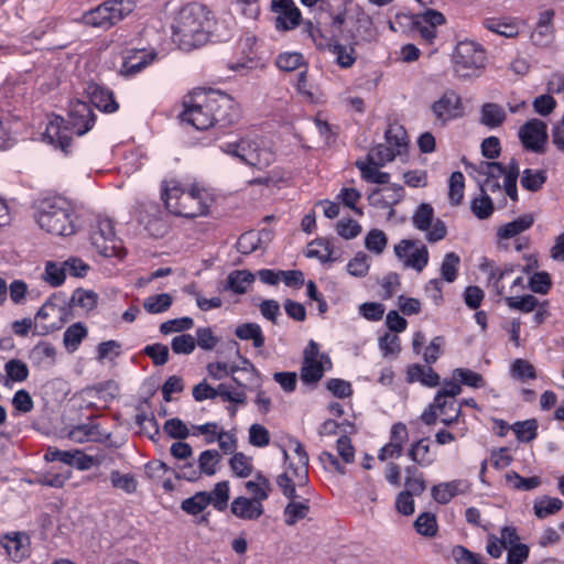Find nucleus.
Listing matches in <instances>:
<instances>
[{"label":"nucleus","mask_w":564,"mask_h":564,"mask_svg":"<svg viewBox=\"0 0 564 564\" xmlns=\"http://www.w3.org/2000/svg\"><path fill=\"white\" fill-rule=\"evenodd\" d=\"M394 254L404 269L422 272L429 264L427 247L419 240L402 239L394 246Z\"/></svg>","instance_id":"nucleus-11"},{"label":"nucleus","mask_w":564,"mask_h":564,"mask_svg":"<svg viewBox=\"0 0 564 564\" xmlns=\"http://www.w3.org/2000/svg\"><path fill=\"white\" fill-rule=\"evenodd\" d=\"M230 510L234 516L241 520H258L264 512L263 505L257 500L240 496L232 500Z\"/></svg>","instance_id":"nucleus-23"},{"label":"nucleus","mask_w":564,"mask_h":564,"mask_svg":"<svg viewBox=\"0 0 564 564\" xmlns=\"http://www.w3.org/2000/svg\"><path fill=\"white\" fill-rule=\"evenodd\" d=\"M405 490L403 491L409 492L411 496H420L423 494L426 489V484L417 468L414 466H409L405 468Z\"/></svg>","instance_id":"nucleus-43"},{"label":"nucleus","mask_w":564,"mask_h":564,"mask_svg":"<svg viewBox=\"0 0 564 564\" xmlns=\"http://www.w3.org/2000/svg\"><path fill=\"white\" fill-rule=\"evenodd\" d=\"M245 488L250 495L249 499L257 500L262 503L269 498L272 485L263 474L258 473L254 476V479L245 482Z\"/></svg>","instance_id":"nucleus-31"},{"label":"nucleus","mask_w":564,"mask_h":564,"mask_svg":"<svg viewBox=\"0 0 564 564\" xmlns=\"http://www.w3.org/2000/svg\"><path fill=\"white\" fill-rule=\"evenodd\" d=\"M554 11L552 9L544 10L540 13L536 25L531 33V41L540 47H547L554 40Z\"/></svg>","instance_id":"nucleus-21"},{"label":"nucleus","mask_w":564,"mask_h":564,"mask_svg":"<svg viewBox=\"0 0 564 564\" xmlns=\"http://www.w3.org/2000/svg\"><path fill=\"white\" fill-rule=\"evenodd\" d=\"M209 11L199 3H187L177 12L172 25L174 41L184 50L198 47L207 42Z\"/></svg>","instance_id":"nucleus-3"},{"label":"nucleus","mask_w":564,"mask_h":564,"mask_svg":"<svg viewBox=\"0 0 564 564\" xmlns=\"http://www.w3.org/2000/svg\"><path fill=\"white\" fill-rule=\"evenodd\" d=\"M467 170L477 173L484 178L479 181L482 193H495L501 188L499 180L505 177V165L499 162L479 161L478 163L465 162Z\"/></svg>","instance_id":"nucleus-15"},{"label":"nucleus","mask_w":564,"mask_h":564,"mask_svg":"<svg viewBox=\"0 0 564 564\" xmlns=\"http://www.w3.org/2000/svg\"><path fill=\"white\" fill-rule=\"evenodd\" d=\"M235 335L241 340H252L254 348H261L265 338L262 328L257 323H243L236 327Z\"/></svg>","instance_id":"nucleus-35"},{"label":"nucleus","mask_w":564,"mask_h":564,"mask_svg":"<svg viewBox=\"0 0 564 564\" xmlns=\"http://www.w3.org/2000/svg\"><path fill=\"white\" fill-rule=\"evenodd\" d=\"M534 223V218L530 214L522 215L517 219L500 226L497 230L499 240H507L530 229Z\"/></svg>","instance_id":"nucleus-27"},{"label":"nucleus","mask_w":564,"mask_h":564,"mask_svg":"<svg viewBox=\"0 0 564 564\" xmlns=\"http://www.w3.org/2000/svg\"><path fill=\"white\" fill-rule=\"evenodd\" d=\"M547 180L546 171L525 169L520 180L521 186L529 192H538Z\"/></svg>","instance_id":"nucleus-41"},{"label":"nucleus","mask_w":564,"mask_h":564,"mask_svg":"<svg viewBox=\"0 0 564 564\" xmlns=\"http://www.w3.org/2000/svg\"><path fill=\"white\" fill-rule=\"evenodd\" d=\"M306 31L308 32L312 40L319 47L327 48L336 58V63L343 68H349L356 62V54L352 46H345L338 42H332L324 40L321 31L308 22L306 24Z\"/></svg>","instance_id":"nucleus-16"},{"label":"nucleus","mask_w":564,"mask_h":564,"mask_svg":"<svg viewBox=\"0 0 564 564\" xmlns=\"http://www.w3.org/2000/svg\"><path fill=\"white\" fill-rule=\"evenodd\" d=\"M209 506L207 491L196 492L194 496L182 501L181 508L184 512L196 516Z\"/></svg>","instance_id":"nucleus-51"},{"label":"nucleus","mask_w":564,"mask_h":564,"mask_svg":"<svg viewBox=\"0 0 564 564\" xmlns=\"http://www.w3.org/2000/svg\"><path fill=\"white\" fill-rule=\"evenodd\" d=\"M466 485L463 480H452L432 487L433 499L441 503H448L456 495L465 492Z\"/></svg>","instance_id":"nucleus-28"},{"label":"nucleus","mask_w":564,"mask_h":564,"mask_svg":"<svg viewBox=\"0 0 564 564\" xmlns=\"http://www.w3.org/2000/svg\"><path fill=\"white\" fill-rule=\"evenodd\" d=\"M207 498L209 500V505H212L216 510H226L229 500V482H217L214 489L210 492H207Z\"/></svg>","instance_id":"nucleus-45"},{"label":"nucleus","mask_w":564,"mask_h":564,"mask_svg":"<svg viewBox=\"0 0 564 564\" xmlns=\"http://www.w3.org/2000/svg\"><path fill=\"white\" fill-rule=\"evenodd\" d=\"M161 197L171 214L186 218L207 215L212 202L205 189L196 185L185 189L174 178L162 181Z\"/></svg>","instance_id":"nucleus-2"},{"label":"nucleus","mask_w":564,"mask_h":564,"mask_svg":"<svg viewBox=\"0 0 564 564\" xmlns=\"http://www.w3.org/2000/svg\"><path fill=\"white\" fill-rule=\"evenodd\" d=\"M220 150L258 170L270 166L275 160L274 153L257 138L243 137L237 141L225 142L220 145Z\"/></svg>","instance_id":"nucleus-5"},{"label":"nucleus","mask_w":564,"mask_h":564,"mask_svg":"<svg viewBox=\"0 0 564 564\" xmlns=\"http://www.w3.org/2000/svg\"><path fill=\"white\" fill-rule=\"evenodd\" d=\"M507 118V113L502 106L495 102H487L480 109V122L490 128L500 127Z\"/></svg>","instance_id":"nucleus-33"},{"label":"nucleus","mask_w":564,"mask_h":564,"mask_svg":"<svg viewBox=\"0 0 564 564\" xmlns=\"http://www.w3.org/2000/svg\"><path fill=\"white\" fill-rule=\"evenodd\" d=\"M2 545L8 555L15 562L29 554V536L24 533L12 532L3 536Z\"/></svg>","instance_id":"nucleus-25"},{"label":"nucleus","mask_w":564,"mask_h":564,"mask_svg":"<svg viewBox=\"0 0 564 564\" xmlns=\"http://www.w3.org/2000/svg\"><path fill=\"white\" fill-rule=\"evenodd\" d=\"M332 368V360L319 351L317 343L310 340L303 351L300 378L304 384H316L326 370Z\"/></svg>","instance_id":"nucleus-10"},{"label":"nucleus","mask_w":564,"mask_h":564,"mask_svg":"<svg viewBox=\"0 0 564 564\" xmlns=\"http://www.w3.org/2000/svg\"><path fill=\"white\" fill-rule=\"evenodd\" d=\"M112 488L119 489L127 495H132L138 489V480L132 474H121L115 469L109 476Z\"/></svg>","instance_id":"nucleus-42"},{"label":"nucleus","mask_w":564,"mask_h":564,"mask_svg":"<svg viewBox=\"0 0 564 564\" xmlns=\"http://www.w3.org/2000/svg\"><path fill=\"white\" fill-rule=\"evenodd\" d=\"M172 304L173 297L167 293L151 295L143 301V307L150 314L164 313Z\"/></svg>","instance_id":"nucleus-47"},{"label":"nucleus","mask_w":564,"mask_h":564,"mask_svg":"<svg viewBox=\"0 0 564 564\" xmlns=\"http://www.w3.org/2000/svg\"><path fill=\"white\" fill-rule=\"evenodd\" d=\"M524 149L534 153H544L547 142V126L539 119L527 121L518 132Z\"/></svg>","instance_id":"nucleus-14"},{"label":"nucleus","mask_w":564,"mask_h":564,"mask_svg":"<svg viewBox=\"0 0 564 564\" xmlns=\"http://www.w3.org/2000/svg\"><path fill=\"white\" fill-rule=\"evenodd\" d=\"M254 281V274L248 270H234L226 280L224 289L236 294H245Z\"/></svg>","instance_id":"nucleus-29"},{"label":"nucleus","mask_w":564,"mask_h":564,"mask_svg":"<svg viewBox=\"0 0 564 564\" xmlns=\"http://www.w3.org/2000/svg\"><path fill=\"white\" fill-rule=\"evenodd\" d=\"M387 245V235L380 229H371L365 237L366 249L375 254H381Z\"/></svg>","instance_id":"nucleus-55"},{"label":"nucleus","mask_w":564,"mask_h":564,"mask_svg":"<svg viewBox=\"0 0 564 564\" xmlns=\"http://www.w3.org/2000/svg\"><path fill=\"white\" fill-rule=\"evenodd\" d=\"M510 372L513 378L520 381H527L536 378L533 365L524 359H516L511 365Z\"/></svg>","instance_id":"nucleus-62"},{"label":"nucleus","mask_w":564,"mask_h":564,"mask_svg":"<svg viewBox=\"0 0 564 564\" xmlns=\"http://www.w3.org/2000/svg\"><path fill=\"white\" fill-rule=\"evenodd\" d=\"M306 257L316 258L323 263L336 260V258H333V249L329 241L325 239H316L308 243Z\"/></svg>","instance_id":"nucleus-44"},{"label":"nucleus","mask_w":564,"mask_h":564,"mask_svg":"<svg viewBox=\"0 0 564 564\" xmlns=\"http://www.w3.org/2000/svg\"><path fill=\"white\" fill-rule=\"evenodd\" d=\"M563 508V501L558 498L544 496L535 499L533 505L534 514L539 519H544L549 516L555 514Z\"/></svg>","instance_id":"nucleus-40"},{"label":"nucleus","mask_w":564,"mask_h":564,"mask_svg":"<svg viewBox=\"0 0 564 564\" xmlns=\"http://www.w3.org/2000/svg\"><path fill=\"white\" fill-rule=\"evenodd\" d=\"M507 482L517 490H532L540 486L541 479L538 476L533 477H521L516 471H510L506 474Z\"/></svg>","instance_id":"nucleus-57"},{"label":"nucleus","mask_w":564,"mask_h":564,"mask_svg":"<svg viewBox=\"0 0 564 564\" xmlns=\"http://www.w3.org/2000/svg\"><path fill=\"white\" fill-rule=\"evenodd\" d=\"M519 442L528 443L536 437L538 422L532 420L516 422L511 426Z\"/></svg>","instance_id":"nucleus-54"},{"label":"nucleus","mask_w":564,"mask_h":564,"mask_svg":"<svg viewBox=\"0 0 564 564\" xmlns=\"http://www.w3.org/2000/svg\"><path fill=\"white\" fill-rule=\"evenodd\" d=\"M194 326V319L188 316L169 319L160 325V332L163 335L172 333H181L192 329Z\"/></svg>","instance_id":"nucleus-63"},{"label":"nucleus","mask_w":564,"mask_h":564,"mask_svg":"<svg viewBox=\"0 0 564 564\" xmlns=\"http://www.w3.org/2000/svg\"><path fill=\"white\" fill-rule=\"evenodd\" d=\"M242 362L245 365V367H242V368H239L238 366H235V365H229L227 362H220V361L210 362L207 365V372L210 378H213L215 380H220L229 375H234L238 370L250 371V372L256 371L254 367L248 359H243Z\"/></svg>","instance_id":"nucleus-34"},{"label":"nucleus","mask_w":564,"mask_h":564,"mask_svg":"<svg viewBox=\"0 0 564 564\" xmlns=\"http://www.w3.org/2000/svg\"><path fill=\"white\" fill-rule=\"evenodd\" d=\"M132 10L133 6L131 2L108 0L84 13L83 21L85 24L94 28L109 29L132 12Z\"/></svg>","instance_id":"nucleus-9"},{"label":"nucleus","mask_w":564,"mask_h":564,"mask_svg":"<svg viewBox=\"0 0 564 564\" xmlns=\"http://www.w3.org/2000/svg\"><path fill=\"white\" fill-rule=\"evenodd\" d=\"M462 392L460 384L455 381H445L442 389L435 395L436 406H448L454 414L448 417L441 419V422L447 426L457 422L460 415V409L456 404L455 397Z\"/></svg>","instance_id":"nucleus-20"},{"label":"nucleus","mask_w":564,"mask_h":564,"mask_svg":"<svg viewBox=\"0 0 564 564\" xmlns=\"http://www.w3.org/2000/svg\"><path fill=\"white\" fill-rule=\"evenodd\" d=\"M465 178L462 172H454L449 177L448 198L452 205L457 206L464 198Z\"/></svg>","instance_id":"nucleus-53"},{"label":"nucleus","mask_w":564,"mask_h":564,"mask_svg":"<svg viewBox=\"0 0 564 564\" xmlns=\"http://www.w3.org/2000/svg\"><path fill=\"white\" fill-rule=\"evenodd\" d=\"M470 209L478 219H487L494 213V204L491 198L484 193L470 202Z\"/></svg>","instance_id":"nucleus-60"},{"label":"nucleus","mask_w":564,"mask_h":564,"mask_svg":"<svg viewBox=\"0 0 564 564\" xmlns=\"http://www.w3.org/2000/svg\"><path fill=\"white\" fill-rule=\"evenodd\" d=\"M481 24L486 30L506 39L517 37L522 26L514 18H485Z\"/></svg>","instance_id":"nucleus-22"},{"label":"nucleus","mask_w":564,"mask_h":564,"mask_svg":"<svg viewBox=\"0 0 564 564\" xmlns=\"http://www.w3.org/2000/svg\"><path fill=\"white\" fill-rule=\"evenodd\" d=\"M89 240L97 252L104 257L122 258V241L117 237L113 224L109 218H97L90 227Z\"/></svg>","instance_id":"nucleus-7"},{"label":"nucleus","mask_w":564,"mask_h":564,"mask_svg":"<svg viewBox=\"0 0 564 564\" xmlns=\"http://www.w3.org/2000/svg\"><path fill=\"white\" fill-rule=\"evenodd\" d=\"M431 111L435 120L443 126L463 115L464 108L462 98L456 91L446 90L431 105Z\"/></svg>","instance_id":"nucleus-17"},{"label":"nucleus","mask_w":564,"mask_h":564,"mask_svg":"<svg viewBox=\"0 0 564 564\" xmlns=\"http://www.w3.org/2000/svg\"><path fill=\"white\" fill-rule=\"evenodd\" d=\"M397 155L398 154L393 151L392 147H388L387 144H378L369 151L366 161L377 164V166H384Z\"/></svg>","instance_id":"nucleus-52"},{"label":"nucleus","mask_w":564,"mask_h":564,"mask_svg":"<svg viewBox=\"0 0 564 564\" xmlns=\"http://www.w3.org/2000/svg\"><path fill=\"white\" fill-rule=\"evenodd\" d=\"M453 378L459 383L473 388H481L485 386V380L481 375L466 368H456L453 371Z\"/></svg>","instance_id":"nucleus-56"},{"label":"nucleus","mask_w":564,"mask_h":564,"mask_svg":"<svg viewBox=\"0 0 564 564\" xmlns=\"http://www.w3.org/2000/svg\"><path fill=\"white\" fill-rule=\"evenodd\" d=\"M416 532L424 536H434L437 532V523L434 514L424 512L414 521Z\"/></svg>","instance_id":"nucleus-59"},{"label":"nucleus","mask_w":564,"mask_h":564,"mask_svg":"<svg viewBox=\"0 0 564 564\" xmlns=\"http://www.w3.org/2000/svg\"><path fill=\"white\" fill-rule=\"evenodd\" d=\"M406 380L409 382H421L430 388L440 384V376L430 366H410L406 371Z\"/></svg>","instance_id":"nucleus-30"},{"label":"nucleus","mask_w":564,"mask_h":564,"mask_svg":"<svg viewBox=\"0 0 564 564\" xmlns=\"http://www.w3.org/2000/svg\"><path fill=\"white\" fill-rule=\"evenodd\" d=\"M221 459L220 454L216 449H206L198 457L199 474L213 476L217 473L218 464Z\"/></svg>","instance_id":"nucleus-46"},{"label":"nucleus","mask_w":564,"mask_h":564,"mask_svg":"<svg viewBox=\"0 0 564 564\" xmlns=\"http://www.w3.org/2000/svg\"><path fill=\"white\" fill-rule=\"evenodd\" d=\"M408 456L422 467H427L435 462L434 455L431 454L427 438H421L412 444Z\"/></svg>","instance_id":"nucleus-36"},{"label":"nucleus","mask_w":564,"mask_h":564,"mask_svg":"<svg viewBox=\"0 0 564 564\" xmlns=\"http://www.w3.org/2000/svg\"><path fill=\"white\" fill-rule=\"evenodd\" d=\"M87 328L82 323H75L66 328L63 335V343L69 352L78 349L83 339L87 336Z\"/></svg>","instance_id":"nucleus-38"},{"label":"nucleus","mask_w":564,"mask_h":564,"mask_svg":"<svg viewBox=\"0 0 564 564\" xmlns=\"http://www.w3.org/2000/svg\"><path fill=\"white\" fill-rule=\"evenodd\" d=\"M95 124V113L90 106L83 101H76L72 105L67 124L59 116H53L43 134L44 140L59 149L64 154L69 153L72 134L83 135Z\"/></svg>","instance_id":"nucleus-1"},{"label":"nucleus","mask_w":564,"mask_h":564,"mask_svg":"<svg viewBox=\"0 0 564 564\" xmlns=\"http://www.w3.org/2000/svg\"><path fill=\"white\" fill-rule=\"evenodd\" d=\"M55 347L47 341H40L30 351V359L36 365H42L44 362L52 364L55 359Z\"/></svg>","instance_id":"nucleus-50"},{"label":"nucleus","mask_w":564,"mask_h":564,"mask_svg":"<svg viewBox=\"0 0 564 564\" xmlns=\"http://www.w3.org/2000/svg\"><path fill=\"white\" fill-rule=\"evenodd\" d=\"M460 258L455 252H447L441 264V276L448 283H453L458 275Z\"/></svg>","instance_id":"nucleus-49"},{"label":"nucleus","mask_w":564,"mask_h":564,"mask_svg":"<svg viewBox=\"0 0 564 564\" xmlns=\"http://www.w3.org/2000/svg\"><path fill=\"white\" fill-rule=\"evenodd\" d=\"M271 10L276 13V30L290 31L300 25L302 14L293 0H272Z\"/></svg>","instance_id":"nucleus-19"},{"label":"nucleus","mask_w":564,"mask_h":564,"mask_svg":"<svg viewBox=\"0 0 564 564\" xmlns=\"http://www.w3.org/2000/svg\"><path fill=\"white\" fill-rule=\"evenodd\" d=\"M208 107L215 118L214 127L225 128L236 123L240 118L238 104L225 93L209 90Z\"/></svg>","instance_id":"nucleus-13"},{"label":"nucleus","mask_w":564,"mask_h":564,"mask_svg":"<svg viewBox=\"0 0 564 564\" xmlns=\"http://www.w3.org/2000/svg\"><path fill=\"white\" fill-rule=\"evenodd\" d=\"M87 93L91 104L101 111L111 113L118 110L119 105L115 100L112 91L108 88L91 84L88 86Z\"/></svg>","instance_id":"nucleus-24"},{"label":"nucleus","mask_w":564,"mask_h":564,"mask_svg":"<svg viewBox=\"0 0 564 564\" xmlns=\"http://www.w3.org/2000/svg\"><path fill=\"white\" fill-rule=\"evenodd\" d=\"M304 63V57L301 53L297 52H286L282 53L276 58V66L281 70L292 72L302 66Z\"/></svg>","instance_id":"nucleus-64"},{"label":"nucleus","mask_w":564,"mask_h":564,"mask_svg":"<svg viewBox=\"0 0 564 564\" xmlns=\"http://www.w3.org/2000/svg\"><path fill=\"white\" fill-rule=\"evenodd\" d=\"M184 110L181 118L184 122L192 124L197 130H206L214 127L215 118L209 109V90H195L192 95L185 97L183 101Z\"/></svg>","instance_id":"nucleus-6"},{"label":"nucleus","mask_w":564,"mask_h":564,"mask_svg":"<svg viewBox=\"0 0 564 564\" xmlns=\"http://www.w3.org/2000/svg\"><path fill=\"white\" fill-rule=\"evenodd\" d=\"M412 225L415 229L426 232V240L435 243L447 235V227L441 219H434V209L427 203L420 204L412 215Z\"/></svg>","instance_id":"nucleus-12"},{"label":"nucleus","mask_w":564,"mask_h":564,"mask_svg":"<svg viewBox=\"0 0 564 564\" xmlns=\"http://www.w3.org/2000/svg\"><path fill=\"white\" fill-rule=\"evenodd\" d=\"M455 73L467 78L485 67L486 53L482 46L474 41H462L453 55Z\"/></svg>","instance_id":"nucleus-8"},{"label":"nucleus","mask_w":564,"mask_h":564,"mask_svg":"<svg viewBox=\"0 0 564 564\" xmlns=\"http://www.w3.org/2000/svg\"><path fill=\"white\" fill-rule=\"evenodd\" d=\"M34 217L43 230L55 236L68 237L78 228L73 204L61 196L40 200Z\"/></svg>","instance_id":"nucleus-4"},{"label":"nucleus","mask_w":564,"mask_h":564,"mask_svg":"<svg viewBox=\"0 0 564 564\" xmlns=\"http://www.w3.org/2000/svg\"><path fill=\"white\" fill-rule=\"evenodd\" d=\"M158 54L153 48H131L126 51L119 74L123 77H133L147 68L156 58Z\"/></svg>","instance_id":"nucleus-18"},{"label":"nucleus","mask_w":564,"mask_h":564,"mask_svg":"<svg viewBox=\"0 0 564 564\" xmlns=\"http://www.w3.org/2000/svg\"><path fill=\"white\" fill-rule=\"evenodd\" d=\"M451 555L456 564H485L480 554L474 553L463 545H455Z\"/></svg>","instance_id":"nucleus-61"},{"label":"nucleus","mask_w":564,"mask_h":564,"mask_svg":"<svg viewBox=\"0 0 564 564\" xmlns=\"http://www.w3.org/2000/svg\"><path fill=\"white\" fill-rule=\"evenodd\" d=\"M134 422L151 440L155 441V437L160 436L159 423L153 414L148 415L145 412H139L134 417Z\"/></svg>","instance_id":"nucleus-58"},{"label":"nucleus","mask_w":564,"mask_h":564,"mask_svg":"<svg viewBox=\"0 0 564 564\" xmlns=\"http://www.w3.org/2000/svg\"><path fill=\"white\" fill-rule=\"evenodd\" d=\"M75 443L101 442L105 434L100 431L99 424L94 421L74 426L68 434Z\"/></svg>","instance_id":"nucleus-26"},{"label":"nucleus","mask_w":564,"mask_h":564,"mask_svg":"<svg viewBox=\"0 0 564 564\" xmlns=\"http://www.w3.org/2000/svg\"><path fill=\"white\" fill-rule=\"evenodd\" d=\"M297 499L299 498L289 499L290 501L283 510L284 523L289 527H292L300 520L306 518L310 512L308 499Z\"/></svg>","instance_id":"nucleus-32"},{"label":"nucleus","mask_w":564,"mask_h":564,"mask_svg":"<svg viewBox=\"0 0 564 564\" xmlns=\"http://www.w3.org/2000/svg\"><path fill=\"white\" fill-rule=\"evenodd\" d=\"M356 166L359 169L361 173V177L373 184H388L390 180V174L386 172L379 171L380 166L373 164L368 161H357Z\"/></svg>","instance_id":"nucleus-37"},{"label":"nucleus","mask_w":564,"mask_h":564,"mask_svg":"<svg viewBox=\"0 0 564 564\" xmlns=\"http://www.w3.org/2000/svg\"><path fill=\"white\" fill-rule=\"evenodd\" d=\"M386 141L388 147H392L397 154H402L408 147L406 132L399 124H390L386 131Z\"/></svg>","instance_id":"nucleus-39"},{"label":"nucleus","mask_w":564,"mask_h":564,"mask_svg":"<svg viewBox=\"0 0 564 564\" xmlns=\"http://www.w3.org/2000/svg\"><path fill=\"white\" fill-rule=\"evenodd\" d=\"M505 303L511 310L531 313L538 308L540 301L534 295L527 294L523 296H507Z\"/></svg>","instance_id":"nucleus-48"}]
</instances>
